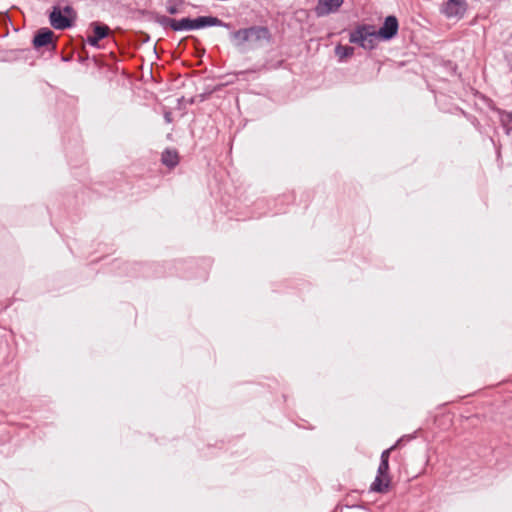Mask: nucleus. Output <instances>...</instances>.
I'll return each instance as SVG.
<instances>
[{"mask_svg": "<svg viewBox=\"0 0 512 512\" xmlns=\"http://www.w3.org/2000/svg\"><path fill=\"white\" fill-rule=\"evenodd\" d=\"M482 29H483V32L486 31V27L484 25H482Z\"/></svg>", "mask_w": 512, "mask_h": 512, "instance_id": "nucleus-21", "label": "nucleus"}, {"mask_svg": "<svg viewBox=\"0 0 512 512\" xmlns=\"http://www.w3.org/2000/svg\"><path fill=\"white\" fill-rule=\"evenodd\" d=\"M395 448V445L390 447L389 449H386L384 450L382 453H381V459L380 461H384V462H389V456H390V453L391 451Z\"/></svg>", "mask_w": 512, "mask_h": 512, "instance_id": "nucleus-18", "label": "nucleus"}, {"mask_svg": "<svg viewBox=\"0 0 512 512\" xmlns=\"http://www.w3.org/2000/svg\"><path fill=\"white\" fill-rule=\"evenodd\" d=\"M23 12L15 8L11 11L0 12V32H13L18 33L23 28Z\"/></svg>", "mask_w": 512, "mask_h": 512, "instance_id": "nucleus-5", "label": "nucleus"}, {"mask_svg": "<svg viewBox=\"0 0 512 512\" xmlns=\"http://www.w3.org/2000/svg\"><path fill=\"white\" fill-rule=\"evenodd\" d=\"M309 17L306 9L284 14L279 20L281 27H277L276 32H310Z\"/></svg>", "mask_w": 512, "mask_h": 512, "instance_id": "nucleus-3", "label": "nucleus"}, {"mask_svg": "<svg viewBox=\"0 0 512 512\" xmlns=\"http://www.w3.org/2000/svg\"><path fill=\"white\" fill-rule=\"evenodd\" d=\"M344 0H317L314 13L317 17H323L335 13L343 5Z\"/></svg>", "mask_w": 512, "mask_h": 512, "instance_id": "nucleus-8", "label": "nucleus"}, {"mask_svg": "<svg viewBox=\"0 0 512 512\" xmlns=\"http://www.w3.org/2000/svg\"><path fill=\"white\" fill-rule=\"evenodd\" d=\"M86 32H143L142 30H124L119 27L112 30L110 26L102 21L96 20L89 24Z\"/></svg>", "mask_w": 512, "mask_h": 512, "instance_id": "nucleus-11", "label": "nucleus"}, {"mask_svg": "<svg viewBox=\"0 0 512 512\" xmlns=\"http://www.w3.org/2000/svg\"><path fill=\"white\" fill-rule=\"evenodd\" d=\"M77 13L70 5H55L49 12V22L52 28L56 30L71 29L75 26Z\"/></svg>", "mask_w": 512, "mask_h": 512, "instance_id": "nucleus-4", "label": "nucleus"}, {"mask_svg": "<svg viewBox=\"0 0 512 512\" xmlns=\"http://www.w3.org/2000/svg\"><path fill=\"white\" fill-rule=\"evenodd\" d=\"M396 34H350L349 41L365 50H372L379 42L388 41Z\"/></svg>", "mask_w": 512, "mask_h": 512, "instance_id": "nucleus-6", "label": "nucleus"}, {"mask_svg": "<svg viewBox=\"0 0 512 512\" xmlns=\"http://www.w3.org/2000/svg\"><path fill=\"white\" fill-rule=\"evenodd\" d=\"M467 10L465 0H446L441 8V12L447 18H461Z\"/></svg>", "mask_w": 512, "mask_h": 512, "instance_id": "nucleus-7", "label": "nucleus"}, {"mask_svg": "<svg viewBox=\"0 0 512 512\" xmlns=\"http://www.w3.org/2000/svg\"><path fill=\"white\" fill-rule=\"evenodd\" d=\"M354 49L350 46L338 45L335 48V54L338 57L339 61H344L348 57L353 55Z\"/></svg>", "mask_w": 512, "mask_h": 512, "instance_id": "nucleus-16", "label": "nucleus"}, {"mask_svg": "<svg viewBox=\"0 0 512 512\" xmlns=\"http://www.w3.org/2000/svg\"><path fill=\"white\" fill-rule=\"evenodd\" d=\"M253 36H255V40L260 39V34H232L231 35V43L234 46L239 47L242 50H244L243 46H244L245 42L249 41L250 38H252Z\"/></svg>", "mask_w": 512, "mask_h": 512, "instance_id": "nucleus-12", "label": "nucleus"}, {"mask_svg": "<svg viewBox=\"0 0 512 512\" xmlns=\"http://www.w3.org/2000/svg\"><path fill=\"white\" fill-rule=\"evenodd\" d=\"M338 32H399V21L394 14L387 15L380 24L354 22L344 25Z\"/></svg>", "mask_w": 512, "mask_h": 512, "instance_id": "nucleus-2", "label": "nucleus"}, {"mask_svg": "<svg viewBox=\"0 0 512 512\" xmlns=\"http://www.w3.org/2000/svg\"><path fill=\"white\" fill-rule=\"evenodd\" d=\"M164 118H165L166 122L170 123L172 121L171 113L170 112L165 113Z\"/></svg>", "mask_w": 512, "mask_h": 512, "instance_id": "nucleus-20", "label": "nucleus"}, {"mask_svg": "<svg viewBox=\"0 0 512 512\" xmlns=\"http://www.w3.org/2000/svg\"><path fill=\"white\" fill-rule=\"evenodd\" d=\"M161 160L164 165L170 168L175 167L179 162L178 153L175 150H165Z\"/></svg>", "mask_w": 512, "mask_h": 512, "instance_id": "nucleus-14", "label": "nucleus"}, {"mask_svg": "<svg viewBox=\"0 0 512 512\" xmlns=\"http://www.w3.org/2000/svg\"><path fill=\"white\" fill-rule=\"evenodd\" d=\"M389 462L380 461L377 473L380 475H389Z\"/></svg>", "mask_w": 512, "mask_h": 512, "instance_id": "nucleus-17", "label": "nucleus"}, {"mask_svg": "<svg viewBox=\"0 0 512 512\" xmlns=\"http://www.w3.org/2000/svg\"><path fill=\"white\" fill-rule=\"evenodd\" d=\"M109 35L110 34H89L86 39H83V42L86 45L100 49L103 47L101 42Z\"/></svg>", "mask_w": 512, "mask_h": 512, "instance_id": "nucleus-15", "label": "nucleus"}, {"mask_svg": "<svg viewBox=\"0 0 512 512\" xmlns=\"http://www.w3.org/2000/svg\"><path fill=\"white\" fill-rule=\"evenodd\" d=\"M391 479L389 475H380L377 473L370 486V491L377 493H386L389 490Z\"/></svg>", "mask_w": 512, "mask_h": 512, "instance_id": "nucleus-10", "label": "nucleus"}, {"mask_svg": "<svg viewBox=\"0 0 512 512\" xmlns=\"http://www.w3.org/2000/svg\"><path fill=\"white\" fill-rule=\"evenodd\" d=\"M34 32H53V31L49 27H40L37 30H35Z\"/></svg>", "mask_w": 512, "mask_h": 512, "instance_id": "nucleus-19", "label": "nucleus"}, {"mask_svg": "<svg viewBox=\"0 0 512 512\" xmlns=\"http://www.w3.org/2000/svg\"><path fill=\"white\" fill-rule=\"evenodd\" d=\"M140 20L147 23H157L165 31L171 32H190L195 30H203L213 27L227 29L229 32H270L265 25H250L235 28L231 22H224L219 17L209 15H199L196 17L185 16L182 18H174L154 11L140 10Z\"/></svg>", "mask_w": 512, "mask_h": 512, "instance_id": "nucleus-1", "label": "nucleus"}, {"mask_svg": "<svg viewBox=\"0 0 512 512\" xmlns=\"http://www.w3.org/2000/svg\"><path fill=\"white\" fill-rule=\"evenodd\" d=\"M186 2L184 0H167L166 11L170 15H176L184 12Z\"/></svg>", "mask_w": 512, "mask_h": 512, "instance_id": "nucleus-13", "label": "nucleus"}, {"mask_svg": "<svg viewBox=\"0 0 512 512\" xmlns=\"http://www.w3.org/2000/svg\"><path fill=\"white\" fill-rule=\"evenodd\" d=\"M55 34H36L33 39V45L36 49H40L42 47L46 48L48 51H52L55 49L56 38Z\"/></svg>", "mask_w": 512, "mask_h": 512, "instance_id": "nucleus-9", "label": "nucleus"}]
</instances>
